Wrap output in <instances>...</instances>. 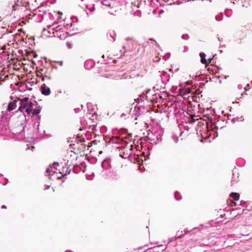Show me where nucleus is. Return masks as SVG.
I'll use <instances>...</instances> for the list:
<instances>
[{
	"instance_id": "1",
	"label": "nucleus",
	"mask_w": 252,
	"mask_h": 252,
	"mask_svg": "<svg viewBox=\"0 0 252 252\" xmlns=\"http://www.w3.org/2000/svg\"><path fill=\"white\" fill-rule=\"evenodd\" d=\"M77 156L76 153L72 151L68 152L65 156L64 160L66 161V166H75L76 164Z\"/></svg>"
},
{
	"instance_id": "2",
	"label": "nucleus",
	"mask_w": 252,
	"mask_h": 252,
	"mask_svg": "<svg viewBox=\"0 0 252 252\" xmlns=\"http://www.w3.org/2000/svg\"><path fill=\"white\" fill-rule=\"evenodd\" d=\"M51 70L45 67L39 69V73L42 81H50L52 79V76L51 74Z\"/></svg>"
},
{
	"instance_id": "3",
	"label": "nucleus",
	"mask_w": 252,
	"mask_h": 252,
	"mask_svg": "<svg viewBox=\"0 0 252 252\" xmlns=\"http://www.w3.org/2000/svg\"><path fill=\"white\" fill-rule=\"evenodd\" d=\"M53 30L55 31L53 32L54 34V36L58 37L61 40H63L67 37V33L63 30H62L61 26H58L55 28H53Z\"/></svg>"
},
{
	"instance_id": "4",
	"label": "nucleus",
	"mask_w": 252,
	"mask_h": 252,
	"mask_svg": "<svg viewBox=\"0 0 252 252\" xmlns=\"http://www.w3.org/2000/svg\"><path fill=\"white\" fill-rule=\"evenodd\" d=\"M66 165L65 167L59 166V169L58 170L61 176L57 177L58 179H61L64 176L70 174V170H68V167Z\"/></svg>"
},
{
	"instance_id": "5",
	"label": "nucleus",
	"mask_w": 252,
	"mask_h": 252,
	"mask_svg": "<svg viewBox=\"0 0 252 252\" xmlns=\"http://www.w3.org/2000/svg\"><path fill=\"white\" fill-rule=\"evenodd\" d=\"M20 100V107L19 108L18 110L22 112L26 108L28 104L29 103V98L28 97H25L22 99H19Z\"/></svg>"
},
{
	"instance_id": "6",
	"label": "nucleus",
	"mask_w": 252,
	"mask_h": 252,
	"mask_svg": "<svg viewBox=\"0 0 252 252\" xmlns=\"http://www.w3.org/2000/svg\"><path fill=\"white\" fill-rule=\"evenodd\" d=\"M41 93L45 95H48L51 93L50 89L45 84H43L40 88Z\"/></svg>"
},
{
	"instance_id": "7",
	"label": "nucleus",
	"mask_w": 252,
	"mask_h": 252,
	"mask_svg": "<svg viewBox=\"0 0 252 252\" xmlns=\"http://www.w3.org/2000/svg\"><path fill=\"white\" fill-rule=\"evenodd\" d=\"M18 101L15 100L9 103L7 107V110L8 111H11L14 109H15L17 107V103Z\"/></svg>"
},
{
	"instance_id": "8",
	"label": "nucleus",
	"mask_w": 252,
	"mask_h": 252,
	"mask_svg": "<svg viewBox=\"0 0 252 252\" xmlns=\"http://www.w3.org/2000/svg\"><path fill=\"white\" fill-rule=\"evenodd\" d=\"M33 103L31 101H30L26 109V111L28 114L31 113V112L33 110Z\"/></svg>"
},
{
	"instance_id": "9",
	"label": "nucleus",
	"mask_w": 252,
	"mask_h": 252,
	"mask_svg": "<svg viewBox=\"0 0 252 252\" xmlns=\"http://www.w3.org/2000/svg\"><path fill=\"white\" fill-rule=\"evenodd\" d=\"M200 56L201 58V63L204 64H206L207 63V60L205 58L206 55L204 53H200Z\"/></svg>"
},
{
	"instance_id": "10",
	"label": "nucleus",
	"mask_w": 252,
	"mask_h": 252,
	"mask_svg": "<svg viewBox=\"0 0 252 252\" xmlns=\"http://www.w3.org/2000/svg\"><path fill=\"white\" fill-rule=\"evenodd\" d=\"M231 197H232L234 200H238L240 197V194L236 192H232L230 194Z\"/></svg>"
},
{
	"instance_id": "11",
	"label": "nucleus",
	"mask_w": 252,
	"mask_h": 252,
	"mask_svg": "<svg viewBox=\"0 0 252 252\" xmlns=\"http://www.w3.org/2000/svg\"><path fill=\"white\" fill-rule=\"evenodd\" d=\"M40 112V109L39 108H37L36 109H34L33 110L32 114L33 115H37Z\"/></svg>"
},
{
	"instance_id": "12",
	"label": "nucleus",
	"mask_w": 252,
	"mask_h": 252,
	"mask_svg": "<svg viewBox=\"0 0 252 252\" xmlns=\"http://www.w3.org/2000/svg\"><path fill=\"white\" fill-rule=\"evenodd\" d=\"M17 3L16 4H14L13 6H12V7H13V10H15L17 9V8L16 7V6H20L21 4H22V1H19V0H17Z\"/></svg>"
},
{
	"instance_id": "13",
	"label": "nucleus",
	"mask_w": 252,
	"mask_h": 252,
	"mask_svg": "<svg viewBox=\"0 0 252 252\" xmlns=\"http://www.w3.org/2000/svg\"><path fill=\"white\" fill-rule=\"evenodd\" d=\"M101 3L104 5L110 7L111 4L109 3V1H101Z\"/></svg>"
},
{
	"instance_id": "14",
	"label": "nucleus",
	"mask_w": 252,
	"mask_h": 252,
	"mask_svg": "<svg viewBox=\"0 0 252 252\" xmlns=\"http://www.w3.org/2000/svg\"><path fill=\"white\" fill-rule=\"evenodd\" d=\"M173 140L175 143H177L178 141V137L177 136L174 135L172 137Z\"/></svg>"
},
{
	"instance_id": "15",
	"label": "nucleus",
	"mask_w": 252,
	"mask_h": 252,
	"mask_svg": "<svg viewBox=\"0 0 252 252\" xmlns=\"http://www.w3.org/2000/svg\"><path fill=\"white\" fill-rule=\"evenodd\" d=\"M185 94H189L191 92V90L190 88H186L185 90Z\"/></svg>"
},
{
	"instance_id": "16",
	"label": "nucleus",
	"mask_w": 252,
	"mask_h": 252,
	"mask_svg": "<svg viewBox=\"0 0 252 252\" xmlns=\"http://www.w3.org/2000/svg\"><path fill=\"white\" fill-rule=\"evenodd\" d=\"M212 60V59H211V58H210L208 60H207V63L206 64H209L210 63H211Z\"/></svg>"
},
{
	"instance_id": "17",
	"label": "nucleus",
	"mask_w": 252,
	"mask_h": 252,
	"mask_svg": "<svg viewBox=\"0 0 252 252\" xmlns=\"http://www.w3.org/2000/svg\"><path fill=\"white\" fill-rule=\"evenodd\" d=\"M82 150L84 151L85 150V149H86V147H85V145H82Z\"/></svg>"
},
{
	"instance_id": "18",
	"label": "nucleus",
	"mask_w": 252,
	"mask_h": 252,
	"mask_svg": "<svg viewBox=\"0 0 252 252\" xmlns=\"http://www.w3.org/2000/svg\"><path fill=\"white\" fill-rule=\"evenodd\" d=\"M37 75L38 76H39V77H41V76H40V73H39V69L37 71Z\"/></svg>"
},
{
	"instance_id": "19",
	"label": "nucleus",
	"mask_w": 252,
	"mask_h": 252,
	"mask_svg": "<svg viewBox=\"0 0 252 252\" xmlns=\"http://www.w3.org/2000/svg\"><path fill=\"white\" fill-rule=\"evenodd\" d=\"M125 78H127V79H131V77L130 75H127V76H126V77Z\"/></svg>"
},
{
	"instance_id": "20",
	"label": "nucleus",
	"mask_w": 252,
	"mask_h": 252,
	"mask_svg": "<svg viewBox=\"0 0 252 252\" xmlns=\"http://www.w3.org/2000/svg\"><path fill=\"white\" fill-rule=\"evenodd\" d=\"M1 208H2L5 209V208H6V206H5V205H2V206H1Z\"/></svg>"
},
{
	"instance_id": "21",
	"label": "nucleus",
	"mask_w": 252,
	"mask_h": 252,
	"mask_svg": "<svg viewBox=\"0 0 252 252\" xmlns=\"http://www.w3.org/2000/svg\"><path fill=\"white\" fill-rule=\"evenodd\" d=\"M26 5H25V6H26V7H27V5H28V4H29V2H26Z\"/></svg>"
},
{
	"instance_id": "22",
	"label": "nucleus",
	"mask_w": 252,
	"mask_h": 252,
	"mask_svg": "<svg viewBox=\"0 0 252 252\" xmlns=\"http://www.w3.org/2000/svg\"><path fill=\"white\" fill-rule=\"evenodd\" d=\"M58 14H62V12H60V11H59V12H58Z\"/></svg>"
},
{
	"instance_id": "23",
	"label": "nucleus",
	"mask_w": 252,
	"mask_h": 252,
	"mask_svg": "<svg viewBox=\"0 0 252 252\" xmlns=\"http://www.w3.org/2000/svg\"><path fill=\"white\" fill-rule=\"evenodd\" d=\"M244 94H246L245 93V92H244L243 94H242L241 95H243Z\"/></svg>"
},
{
	"instance_id": "24",
	"label": "nucleus",
	"mask_w": 252,
	"mask_h": 252,
	"mask_svg": "<svg viewBox=\"0 0 252 252\" xmlns=\"http://www.w3.org/2000/svg\"><path fill=\"white\" fill-rule=\"evenodd\" d=\"M139 7V3H138V4H137V7Z\"/></svg>"
}]
</instances>
